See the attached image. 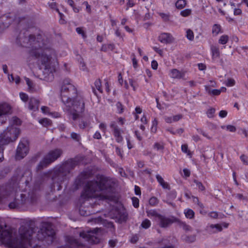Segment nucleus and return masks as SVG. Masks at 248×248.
<instances>
[{
	"label": "nucleus",
	"mask_w": 248,
	"mask_h": 248,
	"mask_svg": "<svg viewBox=\"0 0 248 248\" xmlns=\"http://www.w3.org/2000/svg\"><path fill=\"white\" fill-rule=\"evenodd\" d=\"M116 186L115 179L104 176L100 177L98 181L88 182L80 199L82 202L79 208L80 214L88 216L94 213L92 209L95 204V202L93 201L95 199L112 200Z\"/></svg>",
	"instance_id": "obj_1"
},
{
	"label": "nucleus",
	"mask_w": 248,
	"mask_h": 248,
	"mask_svg": "<svg viewBox=\"0 0 248 248\" xmlns=\"http://www.w3.org/2000/svg\"><path fill=\"white\" fill-rule=\"evenodd\" d=\"M71 104L69 106L66 107L72 115V119L75 121L79 118V113L84 112L85 102L82 97L78 96L71 101Z\"/></svg>",
	"instance_id": "obj_9"
},
{
	"label": "nucleus",
	"mask_w": 248,
	"mask_h": 248,
	"mask_svg": "<svg viewBox=\"0 0 248 248\" xmlns=\"http://www.w3.org/2000/svg\"><path fill=\"white\" fill-rule=\"evenodd\" d=\"M132 200L133 206L135 208L138 207L139 206V200L138 199V198L136 197H133L132 198Z\"/></svg>",
	"instance_id": "obj_45"
},
{
	"label": "nucleus",
	"mask_w": 248,
	"mask_h": 248,
	"mask_svg": "<svg viewBox=\"0 0 248 248\" xmlns=\"http://www.w3.org/2000/svg\"><path fill=\"white\" fill-rule=\"evenodd\" d=\"M92 175L90 170L84 171L80 174V177L83 179H86L90 177Z\"/></svg>",
	"instance_id": "obj_29"
},
{
	"label": "nucleus",
	"mask_w": 248,
	"mask_h": 248,
	"mask_svg": "<svg viewBox=\"0 0 248 248\" xmlns=\"http://www.w3.org/2000/svg\"><path fill=\"white\" fill-rule=\"evenodd\" d=\"M226 128L228 130L230 131V132H235L236 131L235 127L232 125H227Z\"/></svg>",
	"instance_id": "obj_52"
},
{
	"label": "nucleus",
	"mask_w": 248,
	"mask_h": 248,
	"mask_svg": "<svg viewBox=\"0 0 248 248\" xmlns=\"http://www.w3.org/2000/svg\"><path fill=\"white\" fill-rule=\"evenodd\" d=\"M211 50L213 58H217L219 57L220 53L219 48L218 47L215 46H211Z\"/></svg>",
	"instance_id": "obj_23"
},
{
	"label": "nucleus",
	"mask_w": 248,
	"mask_h": 248,
	"mask_svg": "<svg viewBox=\"0 0 248 248\" xmlns=\"http://www.w3.org/2000/svg\"><path fill=\"white\" fill-rule=\"evenodd\" d=\"M186 37L189 40H193L194 39V34L192 31L190 29H188L186 31Z\"/></svg>",
	"instance_id": "obj_42"
},
{
	"label": "nucleus",
	"mask_w": 248,
	"mask_h": 248,
	"mask_svg": "<svg viewBox=\"0 0 248 248\" xmlns=\"http://www.w3.org/2000/svg\"><path fill=\"white\" fill-rule=\"evenodd\" d=\"M229 223L226 222H222L220 224H211L207 227V229L211 233H215L220 232L222 231L223 227L228 228Z\"/></svg>",
	"instance_id": "obj_16"
},
{
	"label": "nucleus",
	"mask_w": 248,
	"mask_h": 248,
	"mask_svg": "<svg viewBox=\"0 0 248 248\" xmlns=\"http://www.w3.org/2000/svg\"><path fill=\"white\" fill-rule=\"evenodd\" d=\"M25 79L26 80V84L28 86V90L32 93L36 92L37 91V89L34 83L28 78H25Z\"/></svg>",
	"instance_id": "obj_20"
},
{
	"label": "nucleus",
	"mask_w": 248,
	"mask_h": 248,
	"mask_svg": "<svg viewBox=\"0 0 248 248\" xmlns=\"http://www.w3.org/2000/svg\"><path fill=\"white\" fill-rule=\"evenodd\" d=\"M139 240V237L138 235H135L134 236H133L131 239H130V242L132 243H136V242H137V241H138Z\"/></svg>",
	"instance_id": "obj_53"
},
{
	"label": "nucleus",
	"mask_w": 248,
	"mask_h": 248,
	"mask_svg": "<svg viewBox=\"0 0 248 248\" xmlns=\"http://www.w3.org/2000/svg\"><path fill=\"white\" fill-rule=\"evenodd\" d=\"M221 31V26L218 24H214L212 28V33L216 36Z\"/></svg>",
	"instance_id": "obj_26"
},
{
	"label": "nucleus",
	"mask_w": 248,
	"mask_h": 248,
	"mask_svg": "<svg viewBox=\"0 0 248 248\" xmlns=\"http://www.w3.org/2000/svg\"><path fill=\"white\" fill-rule=\"evenodd\" d=\"M182 150L183 152L186 153L188 152V146L186 144L182 145L181 146Z\"/></svg>",
	"instance_id": "obj_60"
},
{
	"label": "nucleus",
	"mask_w": 248,
	"mask_h": 248,
	"mask_svg": "<svg viewBox=\"0 0 248 248\" xmlns=\"http://www.w3.org/2000/svg\"><path fill=\"white\" fill-rule=\"evenodd\" d=\"M191 10L189 9H186L181 12V15L183 16L186 17L191 14Z\"/></svg>",
	"instance_id": "obj_43"
},
{
	"label": "nucleus",
	"mask_w": 248,
	"mask_h": 248,
	"mask_svg": "<svg viewBox=\"0 0 248 248\" xmlns=\"http://www.w3.org/2000/svg\"><path fill=\"white\" fill-rule=\"evenodd\" d=\"M19 134V128L11 126L0 135V145H4L15 141Z\"/></svg>",
	"instance_id": "obj_10"
},
{
	"label": "nucleus",
	"mask_w": 248,
	"mask_h": 248,
	"mask_svg": "<svg viewBox=\"0 0 248 248\" xmlns=\"http://www.w3.org/2000/svg\"><path fill=\"white\" fill-rule=\"evenodd\" d=\"M193 182L196 184V186L199 188L200 190L202 191L205 190V186L202 185V184L201 182H199L198 180L194 179L193 180Z\"/></svg>",
	"instance_id": "obj_35"
},
{
	"label": "nucleus",
	"mask_w": 248,
	"mask_h": 248,
	"mask_svg": "<svg viewBox=\"0 0 248 248\" xmlns=\"http://www.w3.org/2000/svg\"><path fill=\"white\" fill-rule=\"evenodd\" d=\"M215 109L214 108H209L206 112L207 117L210 118H213L215 112Z\"/></svg>",
	"instance_id": "obj_40"
},
{
	"label": "nucleus",
	"mask_w": 248,
	"mask_h": 248,
	"mask_svg": "<svg viewBox=\"0 0 248 248\" xmlns=\"http://www.w3.org/2000/svg\"><path fill=\"white\" fill-rule=\"evenodd\" d=\"M135 194L137 195L141 194L140 188L138 186H135Z\"/></svg>",
	"instance_id": "obj_62"
},
{
	"label": "nucleus",
	"mask_w": 248,
	"mask_h": 248,
	"mask_svg": "<svg viewBox=\"0 0 248 248\" xmlns=\"http://www.w3.org/2000/svg\"><path fill=\"white\" fill-rule=\"evenodd\" d=\"M151 226V222L149 220L145 219L141 223V226L144 229H148Z\"/></svg>",
	"instance_id": "obj_36"
},
{
	"label": "nucleus",
	"mask_w": 248,
	"mask_h": 248,
	"mask_svg": "<svg viewBox=\"0 0 248 248\" xmlns=\"http://www.w3.org/2000/svg\"><path fill=\"white\" fill-rule=\"evenodd\" d=\"M76 31L78 34H81L83 38H85L86 37V35L81 28H77Z\"/></svg>",
	"instance_id": "obj_48"
},
{
	"label": "nucleus",
	"mask_w": 248,
	"mask_h": 248,
	"mask_svg": "<svg viewBox=\"0 0 248 248\" xmlns=\"http://www.w3.org/2000/svg\"><path fill=\"white\" fill-rule=\"evenodd\" d=\"M158 200L155 197L151 198L149 200V204L152 206H155L158 203Z\"/></svg>",
	"instance_id": "obj_38"
},
{
	"label": "nucleus",
	"mask_w": 248,
	"mask_h": 248,
	"mask_svg": "<svg viewBox=\"0 0 248 248\" xmlns=\"http://www.w3.org/2000/svg\"><path fill=\"white\" fill-rule=\"evenodd\" d=\"M185 214L187 218L191 219L194 217L195 214L192 210L188 209L185 211Z\"/></svg>",
	"instance_id": "obj_30"
},
{
	"label": "nucleus",
	"mask_w": 248,
	"mask_h": 248,
	"mask_svg": "<svg viewBox=\"0 0 248 248\" xmlns=\"http://www.w3.org/2000/svg\"><path fill=\"white\" fill-rule=\"evenodd\" d=\"M159 16L165 22L170 21V15L165 13H159Z\"/></svg>",
	"instance_id": "obj_37"
},
{
	"label": "nucleus",
	"mask_w": 248,
	"mask_h": 248,
	"mask_svg": "<svg viewBox=\"0 0 248 248\" xmlns=\"http://www.w3.org/2000/svg\"><path fill=\"white\" fill-rule=\"evenodd\" d=\"M227 115V111L226 110H221L219 113V116L221 118L225 117Z\"/></svg>",
	"instance_id": "obj_57"
},
{
	"label": "nucleus",
	"mask_w": 248,
	"mask_h": 248,
	"mask_svg": "<svg viewBox=\"0 0 248 248\" xmlns=\"http://www.w3.org/2000/svg\"><path fill=\"white\" fill-rule=\"evenodd\" d=\"M241 217L246 220L248 219V209H246L242 211Z\"/></svg>",
	"instance_id": "obj_49"
},
{
	"label": "nucleus",
	"mask_w": 248,
	"mask_h": 248,
	"mask_svg": "<svg viewBox=\"0 0 248 248\" xmlns=\"http://www.w3.org/2000/svg\"><path fill=\"white\" fill-rule=\"evenodd\" d=\"M90 125V122L89 120L85 121L81 120L79 124V127L80 128L84 129L85 128L88 127Z\"/></svg>",
	"instance_id": "obj_27"
},
{
	"label": "nucleus",
	"mask_w": 248,
	"mask_h": 248,
	"mask_svg": "<svg viewBox=\"0 0 248 248\" xmlns=\"http://www.w3.org/2000/svg\"><path fill=\"white\" fill-rule=\"evenodd\" d=\"M78 95L76 88L70 83L69 79H64L61 87V100L65 106L71 105V101L75 99Z\"/></svg>",
	"instance_id": "obj_6"
},
{
	"label": "nucleus",
	"mask_w": 248,
	"mask_h": 248,
	"mask_svg": "<svg viewBox=\"0 0 248 248\" xmlns=\"http://www.w3.org/2000/svg\"><path fill=\"white\" fill-rule=\"evenodd\" d=\"M40 101L39 100L34 98L31 97L30 99L29 102V108L30 110L36 111L38 109Z\"/></svg>",
	"instance_id": "obj_19"
},
{
	"label": "nucleus",
	"mask_w": 248,
	"mask_h": 248,
	"mask_svg": "<svg viewBox=\"0 0 248 248\" xmlns=\"http://www.w3.org/2000/svg\"><path fill=\"white\" fill-rule=\"evenodd\" d=\"M32 172L29 170H26L23 173H21L15 178L5 185L0 186V202L7 199L8 201L13 199L10 202L8 206L10 209L20 208L28 202H32L34 201L33 195L29 198L26 194H21L18 197L16 195L20 185H28L32 180Z\"/></svg>",
	"instance_id": "obj_2"
},
{
	"label": "nucleus",
	"mask_w": 248,
	"mask_h": 248,
	"mask_svg": "<svg viewBox=\"0 0 248 248\" xmlns=\"http://www.w3.org/2000/svg\"><path fill=\"white\" fill-rule=\"evenodd\" d=\"M154 50L158 54H159L160 56H162L163 54V51L162 50L159 49L158 47H157L156 46L153 47Z\"/></svg>",
	"instance_id": "obj_59"
},
{
	"label": "nucleus",
	"mask_w": 248,
	"mask_h": 248,
	"mask_svg": "<svg viewBox=\"0 0 248 248\" xmlns=\"http://www.w3.org/2000/svg\"><path fill=\"white\" fill-rule=\"evenodd\" d=\"M193 202L196 203L201 208H203L204 207L203 204L199 202V199L197 197H193Z\"/></svg>",
	"instance_id": "obj_50"
},
{
	"label": "nucleus",
	"mask_w": 248,
	"mask_h": 248,
	"mask_svg": "<svg viewBox=\"0 0 248 248\" xmlns=\"http://www.w3.org/2000/svg\"><path fill=\"white\" fill-rule=\"evenodd\" d=\"M94 86L97 90H98L100 93H102V90L101 89V82L100 79H97L95 81Z\"/></svg>",
	"instance_id": "obj_39"
},
{
	"label": "nucleus",
	"mask_w": 248,
	"mask_h": 248,
	"mask_svg": "<svg viewBox=\"0 0 248 248\" xmlns=\"http://www.w3.org/2000/svg\"><path fill=\"white\" fill-rule=\"evenodd\" d=\"M156 178L158 181V182L160 184V185L162 186V187L164 189H170V186L168 183L165 182L164 181L163 178L159 174L156 175Z\"/></svg>",
	"instance_id": "obj_21"
},
{
	"label": "nucleus",
	"mask_w": 248,
	"mask_h": 248,
	"mask_svg": "<svg viewBox=\"0 0 248 248\" xmlns=\"http://www.w3.org/2000/svg\"><path fill=\"white\" fill-rule=\"evenodd\" d=\"M186 5V1L185 0H178L175 3L177 8L181 9L183 8Z\"/></svg>",
	"instance_id": "obj_28"
},
{
	"label": "nucleus",
	"mask_w": 248,
	"mask_h": 248,
	"mask_svg": "<svg viewBox=\"0 0 248 248\" xmlns=\"http://www.w3.org/2000/svg\"><path fill=\"white\" fill-rule=\"evenodd\" d=\"M146 213L148 217H155L157 218V219L159 218V216H161V215L158 214L155 210H147Z\"/></svg>",
	"instance_id": "obj_24"
},
{
	"label": "nucleus",
	"mask_w": 248,
	"mask_h": 248,
	"mask_svg": "<svg viewBox=\"0 0 248 248\" xmlns=\"http://www.w3.org/2000/svg\"><path fill=\"white\" fill-rule=\"evenodd\" d=\"M11 107L6 103L0 105V123L3 124L6 120L7 114L11 113Z\"/></svg>",
	"instance_id": "obj_14"
},
{
	"label": "nucleus",
	"mask_w": 248,
	"mask_h": 248,
	"mask_svg": "<svg viewBox=\"0 0 248 248\" xmlns=\"http://www.w3.org/2000/svg\"><path fill=\"white\" fill-rule=\"evenodd\" d=\"M70 137L72 140L77 142L79 141L81 139L80 134L75 132H72Z\"/></svg>",
	"instance_id": "obj_32"
},
{
	"label": "nucleus",
	"mask_w": 248,
	"mask_h": 248,
	"mask_svg": "<svg viewBox=\"0 0 248 248\" xmlns=\"http://www.w3.org/2000/svg\"><path fill=\"white\" fill-rule=\"evenodd\" d=\"M29 143L28 140H23L21 141L16 149V159L23 158L29 152Z\"/></svg>",
	"instance_id": "obj_13"
},
{
	"label": "nucleus",
	"mask_w": 248,
	"mask_h": 248,
	"mask_svg": "<svg viewBox=\"0 0 248 248\" xmlns=\"http://www.w3.org/2000/svg\"><path fill=\"white\" fill-rule=\"evenodd\" d=\"M13 121L14 124L16 125H18L21 124L20 120L17 117H13Z\"/></svg>",
	"instance_id": "obj_55"
},
{
	"label": "nucleus",
	"mask_w": 248,
	"mask_h": 248,
	"mask_svg": "<svg viewBox=\"0 0 248 248\" xmlns=\"http://www.w3.org/2000/svg\"><path fill=\"white\" fill-rule=\"evenodd\" d=\"M20 97L21 99L24 102H27L29 99L28 96L27 94L21 93H20Z\"/></svg>",
	"instance_id": "obj_47"
},
{
	"label": "nucleus",
	"mask_w": 248,
	"mask_h": 248,
	"mask_svg": "<svg viewBox=\"0 0 248 248\" xmlns=\"http://www.w3.org/2000/svg\"><path fill=\"white\" fill-rule=\"evenodd\" d=\"M235 80L232 78H228L226 82V85L228 87H231L235 84Z\"/></svg>",
	"instance_id": "obj_44"
},
{
	"label": "nucleus",
	"mask_w": 248,
	"mask_h": 248,
	"mask_svg": "<svg viewBox=\"0 0 248 248\" xmlns=\"http://www.w3.org/2000/svg\"><path fill=\"white\" fill-rule=\"evenodd\" d=\"M55 232L50 223H45L38 231L36 235L39 240L46 241L48 244L51 243L54 238Z\"/></svg>",
	"instance_id": "obj_8"
},
{
	"label": "nucleus",
	"mask_w": 248,
	"mask_h": 248,
	"mask_svg": "<svg viewBox=\"0 0 248 248\" xmlns=\"http://www.w3.org/2000/svg\"><path fill=\"white\" fill-rule=\"evenodd\" d=\"M129 82L130 85L132 87L134 91L136 90V86L135 85V81L132 79H129Z\"/></svg>",
	"instance_id": "obj_61"
},
{
	"label": "nucleus",
	"mask_w": 248,
	"mask_h": 248,
	"mask_svg": "<svg viewBox=\"0 0 248 248\" xmlns=\"http://www.w3.org/2000/svg\"><path fill=\"white\" fill-rule=\"evenodd\" d=\"M7 226L3 218L0 217V233L1 242L11 248H36L37 245L31 243L36 228L30 226H21L18 233L12 230L6 229Z\"/></svg>",
	"instance_id": "obj_3"
},
{
	"label": "nucleus",
	"mask_w": 248,
	"mask_h": 248,
	"mask_svg": "<svg viewBox=\"0 0 248 248\" xmlns=\"http://www.w3.org/2000/svg\"><path fill=\"white\" fill-rule=\"evenodd\" d=\"M183 239L187 243H193L195 241L196 236V235H186Z\"/></svg>",
	"instance_id": "obj_25"
},
{
	"label": "nucleus",
	"mask_w": 248,
	"mask_h": 248,
	"mask_svg": "<svg viewBox=\"0 0 248 248\" xmlns=\"http://www.w3.org/2000/svg\"><path fill=\"white\" fill-rule=\"evenodd\" d=\"M151 66L153 69H154V70L157 69V66H158V63H157V62L155 60L153 61L151 63Z\"/></svg>",
	"instance_id": "obj_54"
},
{
	"label": "nucleus",
	"mask_w": 248,
	"mask_h": 248,
	"mask_svg": "<svg viewBox=\"0 0 248 248\" xmlns=\"http://www.w3.org/2000/svg\"><path fill=\"white\" fill-rule=\"evenodd\" d=\"M17 42L21 46L27 47L29 45H35L36 42L35 36L29 34L27 31L21 32L17 38Z\"/></svg>",
	"instance_id": "obj_12"
},
{
	"label": "nucleus",
	"mask_w": 248,
	"mask_h": 248,
	"mask_svg": "<svg viewBox=\"0 0 248 248\" xmlns=\"http://www.w3.org/2000/svg\"><path fill=\"white\" fill-rule=\"evenodd\" d=\"M183 172H184L185 175L186 177H189L190 175V172L189 170L187 169H184L183 170Z\"/></svg>",
	"instance_id": "obj_63"
},
{
	"label": "nucleus",
	"mask_w": 248,
	"mask_h": 248,
	"mask_svg": "<svg viewBox=\"0 0 248 248\" xmlns=\"http://www.w3.org/2000/svg\"><path fill=\"white\" fill-rule=\"evenodd\" d=\"M110 126L112 128L113 135L115 138L116 140L118 142H121L123 140V138L121 135V130L118 128L114 122H112L110 124Z\"/></svg>",
	"instance_id": "obj_17"
},
{
	"label": "nucleus",
	"mask_w": 248,
	"mask_h": 248,
	"mask_svg": "<svg viewBox=\"0 0 248 248\" xmlns=\"http://www.w3.org/2000/svg\"><path fill=\"white\" fill-rule=\"evenodd\" d=\"M180 225L186 232H191L192 231V228L184 222H181Z\"/></svg>",
	"instance_id": "obj_34"
},
{
	"label": "nucleus",
	"mask_w": 248,
	"mask_h": 248,
	"mask_svg": "<svg viewBox=\"0 0 248 248\" xmlns=\"http://www.w3.org/2000/svg\"><path fill=\"white\" fill-rule=\"evenodd\" d=\"M62 153V150L59 148L49 151L37 166V170H40L46 168L48 165L59 158Z\"/></svg>",
	"instance_id": "obj_7"
},
{
	"label": "nucleus",
	"mask_w": 248,
	"mask_h": 248,
	"mask_svg": "<svg viewBox=\"0 0 248 248\" xmlns=\"http://www.w3.org/2000/svg\"><path fill=\"white\" fill-rule=\"evenodd\" d=\"M183 116L182 114H178L172 117V120L173 122H177L182 119Z\"/></svg>",
	"instance_id": "obj_51"
},
{
	"label": "nucleus",
	"mask_w": 248,
	"mask_h": 248,
	"mask_svg": "<svg viewBox=\"0 0 248 248\" xmlns=\"http://www.w3.org/2000/svg\"><path fill=\"white\" fill-rule=\"evenodd\" d=\"M102 232L101 228H96L92 230L83 232L80 233V236L91 244H97L101 240Z\"/></svg>",
	"instance_id": "obj_11"
},
{
	"label": "nucleus",
	"mask_w": 248,
	"mask_h": 248,
	"mask_svg": "<svg viewBox=\"0 0 248 248\" xmlns=\"http://www.w3.org/2000/svg\"><path fill=\"white\" fill-rule=\"evenodd\" d=\"M209 216L213 218H217L218 217V214L216 212H212L209 213Z\"/></svg>",
	"instance_id": "obj_56"
},
{
	"label": "nucleus",
	"mask_w": 248,
	"mask_h": 248,
	"mask_svg": "<svg viewBox=\"0 0 248 248\" xmlns=\"http://www.w3.org/2000/svg\"><path fill=\"white\" fill-rule=\"evenodd\" d=\"M220 93V91L218 89H213L212 90L211 94L212 95H218Z\"/></svg>",
	"instance_id": "obj_58"
},
{
	"label": "nucleus",
	"mask_w": 248,
	"mask_h": 248,
	"mask_svg": "<svg viewBox=\"0 0 248 248\" xmlns=\"http://www.w3.org/2000/svg\"><path fill=\"white\" fill-rule=\"evenodd\" d=\"M183 75L177 69H173L170 71V77L174 78H180Z\"/></svg>",
	"instance_id": "obj_22"
},
{
	"label": "nucleus",
	"mask_w": 248,
	"mask_h": 248,
	"mask_svg": "<svg viewBox=\"0 0 248 248\" xmlns=\"http://www.w3.org/2000/svg\"><path fill=\"white\" fill-rule=\"evenodd\" d=\"M240 159L241 161L243 162L244 164L248 165V156L242 155L240 156Z\"/></svg>",
	"instance_id": "obj_46"
},
{
	"label": "nucleus",
	"mask_w": 248,
	"mask_h": 248,
	"mask_svg": "<svg viewBox=\"0 0 248 248\" xmlns=\"http://www.w3.org/2000/svg\"><path fill=\"white\" fill-rule=\"evenodd\" d=\"M39 48L37 46L29 51V56L37 60V63L40 69H44L48 72H51L50 67L51 60L56 57V53L54 49L50 48L43 49L39 44Z\"/></svg>",
	"instance_id": "obj_5"
},
{
	"label": "nucleus",
	"mask_w": 248,
	"mask_h": 248,
	"mask_svg": "<svg viewBox=\"0 0 248 248\" xmlns=\"http://www.w3.org/2000/svg\"><path fill=\"white\" fill-rule=\"evenodd\" d=\"M42 111L44 113H48L49 111V108L47 107L43 106L41 108Z\"/></svg>",
	"instance_id": "obj_64"
},
{
	"label": "nucleus",
	"mask_w": 248,
	"mask_h": 248,
	"mask_svg": "<svg viewBox=\"0 0 248 248\" xmlns=\"http://www.w3.org/2000/svg\"><path fill=\"white\" fill-rule=\"evenodd\" d=\"M154 148L157 150H163L164 149V145L163 143L156 142L154 145Z\"/></svg>",
	"instance_id": "obj_41"
},
{
	"label": "nucleus",
	"mask_w": 248,
	"mask_h": 248,
	"mask_svg": "<svg viewBox=\"0 0 248 248\" xmlns=\"http://www.w3.org/2000/svg\"><path fill=\"white\" fill-rule=\"evenodd\" d=\"M80 161L79 158L78 157L71 158L55 167L51 171L52 181L51 188L54 190L56 184L57 186V190H61V184L72 175L73 170L79 164Z\"/></svg>",
	"instance_id": "obj_4"
},
{
	"label": "nucleus",
	"mask_w": 248,
	"mask_h": 248,
	"mask_svg": "<svg viewBox=\"0 0 248 248\" xmlns=\"http://www.w3.org/2000/svg\"><path fill=\"white\" fill-rule=\"evenodd\" d=\"M229 40V36L227 35H223L220 36L218 43L222 45L226 44Z\"/></svg>",
	"instance_id": "obj_31"
},
{
	"label": "nucleus",
	"mask_w": 248,
	"mask_h": 248,
	"mask_svg": "<svg viewBox=\"0 0 248 248\" xmlns=\"http://www.w3.org/2000/svg\"><path fill=\"white\" fill-rule=\"evenodd\" d=\"M176 220L177 219L174 217L169 218L161 215V216H159L157 221L160 227L167 228Z\"/></svg>",
	"instance_id": "obj_15"
},
{
	"label": "nucleus",
	"mask_w": 248,
	"mask_h": 248,
	"mask_svg": "<svg viewBox=\"0 0 248 248\" xmlns=\"http://www.w3.org/2000/svg\"><path fill=\"white\" fill-rule=\"evenodd\" d=\"M39 123L44 126L50 125L51 124V122L47 118H44L39 120Z\"/></svg>",
	"instance_id": "obj_33"
},
{
	"label": "nucleus",
	"mask_w": 248,
	"mask_h": 248,
	"mask_svg": "<svg viewBox=\"0 0 248 248\" xmlns=\"http://www.w3.org/2000/svg\"><path fill=\"white\" fill-rule=\"evenodd\" d=\"M159 41L164 44H170L174 41L172 36L169 33H162L158 37Z\"/></svg>",
	"instance_id": "obj_18"
}]
</instances>
